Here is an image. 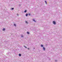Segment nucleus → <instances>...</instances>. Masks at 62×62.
I'll return each mask as SVG.
<instances>
[{"mask_svg": "<svg viewBox=\"0 0 62 62\" xmlns=\"http://www.w3.org/2000/svg\"><path fill=\"white\" fill-rule=\"evenodd\" d=\"M53 23L54 24H56V23H55V22L54 21H53Z\"/></svg>", "mask_w": 62, "mask_h": 62, "instance_id": "nucleus-1", "label": "nucleus"}, {"mask_svg": "<svg viewBox=\"0 0 62 62\" xmlns=\"http://www.w3.org/2000/svg\"><path fill=\"white\" fill-rule=\"evenodd\" d=\"M45 3L46 4H47V2L46 1H45Z\"/></svg>", "mask_w": 62, "mask_h": 62, "instance_id": "nucleus-6", "label": "nucleus"}, {"mask_svg": "<svg viewBox=\"0 0 62 62\" xmlns=\"http://www.w3.org/2000/svg\"><path fill=\"white\" fill-rule=\"evenodd\" d=\"M28 50H29V48H28Z\"/></svg>", "mask_w": 62, "mask_h": 62, "instance_id": "nucleus-17", "label": "nucleus"}, {"mask_svg": "<svg viewBox=\"0 0 62 62\" xmlns=\"http://www.w3.org/2000/svg\"><path fill=\"white\" fill-rule=\"evenodd\" d=\"M26 12V10H25L24 11V12H25V13Z\"/></svg>", "mask_w": 62, "mask_h": 62, "instance_id": "nucleus-8", "label": "nucleus"}, {"mask_svg": "<svg viewBox=\"0 0 62 62\" xmlns=\"http://www.w3.org/2000/svg\"><path fill=\"white\" fill-rule=\"evenodd\" d=\"M41 47H43V45H41Z\"/></svg>", "mask_w": 62, "mask_h": 62, "instance_id": "nucleus-12", "label": "nucleus"}, {"mask_svg": "<svg viewBox=\"0 0 62 62\" xmlns=\"http://www.w3.org/2000/svg\"><path fill=\"white\" fill-rule=\"evenodd\" d=\"M14 26H16V24H14Z\"/></svg>", "mask_w": 62, "mask_h": 62, "instance_id": "nucleus-13", "label": "nucleus"}, {"mask_svg": "<svg viewBox=\"0 0 62 62\" xmlns=\"http://www.w3.org/2000/svg\"><path fill=\"white\" fill-rule=\"evenodd\" d=\"M14 9V8H12V10H13V9Z\"/></svg>", "mask_w": 62, "mask_h": 62, "instance_id": "nucleus-14", "label": "nucleus"}, {"mask_svg": "<svg viewBox=\"0 0 62 62\" xmlns=\"http://www.w3.org/2000/svg\"><path fill=\"white\" fill-rule=\"evenodd\" d=\"M5 30V28H3V31H4V30Z\"/></svg>", "mask_w": 62, "mask_h": 62, "instance_id": "nucleus-9", "label": "nucleus"}, {"mask_svg": "<svg viewBox=\"0 0 62 62\" xmlns=\"http://www.w3.org/2000/svg\"><path fill=\"white\" fill-rule=\"evenodd\" d=\"M43 49L44 50H45V48H44V47H43Z\"/></svg>", "mask_w": 62, "mask_h": 62, "instance_id": "nucleus-4", "label": "nucleus"}, {"mask_svg": "<svg viewBox=\"0 0 62 62\" xmlns=\"http://www.w3.org/2000/svg\"><path fill=\"white\" fill-rule=\"evenodd\" d=\"M25 22H26V23H28V22L26 21H25Z\"/></svg>", "mask_w": 62, "mask_h": 62, "instance_id": "nucleus-7", "label": "nucleus"}, {"mask_svg": "<svg viewBox=\"0 0 62 62\" xmlns=\"http://www.w3.org/2000/svg\"><path fill=\"white\" fill-rule=\"evenodd\" d=\"M33 21H34V22H36V21H35V19H33Z\"/></svg>", "mask_w": 62, "mask_h": 62, "instance_id": "nucleus-10", "label": "nucleus"}, {"mask_svg": "<svg viewBox=\"0 0 62 62\" xmlns=\"http://www.w3.org/2000/svg\"><path fill=\"white\" fill-rule=\"evenodd\" d=\"M24 47H25V48H27V47H26V46H24Z\"/></svg>", "mask_w": 62, "mask_h": 62, "instance_id": "nucleus-15", "label": "nucleus"}, {"mask_svg": "<svg viewBox=\"0 0 62 62\" xmlns=\"http://www.w3.org/2000/svg\"><path fill=\"white\" fill-rule=\"evenodd\" d=\"M28 15L29 16H30L31 15V14L30 13H29L28 14Z\"/></svg>", "mask_w": 62, "mask_h": 62, "instance_id": "nucleus-2", "label": "nucleus"}, {"mask_svg": "<svg viewBox=\"0 0 62 62\" xmlns=\"http://www.w3.org/2000/svg\"><path fill=\"white\" fill-rule=\"evenodd\" d=\"M23 37V35H21V37Z\"/></svg>", "mask_w": 62, "mask_h": 62, "instance_id": "nucleus-16", "label": "nucleus"}, {"mask_svg": "<svg viewBox=\"0 0 62 62\" xmlns=\"http://www.w3.org/2000/svg\"><path fill=\"white\" fill-rule=\"evenodd\" d=\"M27 34H29V33L28 32H27Z\"/></svg>", "mask_w": 62, "mask_h": 62, "instance_id": "nucleus-11", "label": "nucleus"}, {"mask_svg": "<svg viewBox=\"0 0 62 62\" xmlns=\"http://www.w3.org/2000/svg\"><path fill=\"white\" fill-rule=\"evenodd\" d=\"M19 56H21V54H19Z\"/></svg>", "mask_w": 62, "mask_h": 62, "instance_id": "nucleus-3", "label": "nucleus"}, {"mask_svg": "<svg viewBox=\"0 0 62 62\" xmlns=\"http://www.w3.org/2000/svg\"><path fill=\"white\" fill-rule=\"evenodd\" d=\"M28 15V14H26V16H27Z\"/></svg>", "mask_w": 62, "mask_h": 62, "instance_id": "nucleus-5", "label": "nucleus"}]
</instances>
